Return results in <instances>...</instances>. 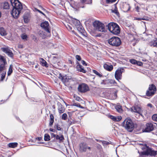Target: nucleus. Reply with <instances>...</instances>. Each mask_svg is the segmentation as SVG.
Returning a JSON list of instances; mask_svg holds the SVG:
<instances>
[{
  "label": "nucleus",
  "instance_id": "f257e3e1",
  "mask_svg": "<svg viewBox=\"0 0 157 157\" xmlns=\"http://www.w3.org/2000/svg\"><path fill=\"white\" fill-rule=\"evenodd\" d=\"M123 126L128 131L132 132L134 127V123L129 118H126L122 123Z\"/></svg>",
  "mask_w": 157,
  "mask_h": 157
},
{
  "label": "nucleus",
  "instance_id": "f03ea898",
  "mask_svg": "<svg viewBox=\"0 0 157 157\" xmlns=\"http://www.w3.org/2000/svg\"><path fill=\"white\" fill-rule=\"evenodd\" d=\"M109 30L113 34L117 35L120 33L119 26L114 22H110L106 25Z\"/></svg>",
  "mask_w": 157,
  "mask_h": 157
},
{
  "label": "nucleus",
  "instance_id": "7ed1b4c3",
  "mask_svg": "<svg viewBox=\"0 0 157 157\" xmlns=\"http://www.w3.org/2000/svg\"><path fill=\"white\" fill-rule=\"evenodd\" d=\"M108 42L110 45L113 47H118L121 44V40L118 37H113L108 40Z\"/></svg>",
  "mask_w": 157,
  "mask_h": 157
},
{
  "label": "nucleus",
  "instance_id": "20e7f679",
  "mask_svg": "<svg viewBox=\"0 0 157 157\" xmlns=\"http://www.w3.org/2000/svg\"><path fill=\"white\" fill-rule=\"evenodd\" d=\"M94 26L99 31L103 32L105 31V25L103 24L98 21H96L93 24Z\"/></svg>",
  "mask_w": 157,
  "mask_h": 157
},
{
  "label": "nucleus",
  "instance_id": "39448f33",
  "mask_svg": "<svg viewBox=\"0 0 157 157\" xmlns=\"http://www.w3.org/2000/svg\"><path fill=\"white\" fill-rule=\"evenodd\" d=\"M92 2V0H90V2H87L86 0H80V2H75L73 5V8L76 10H78L80 8L84 7V3L89 4L91 3Z\"/></svg>",
  "mask_w": 157,
  "mask_h": 157
},
{
  "label": "nucleus",
  "instance_id": "423d86ee",
  "mask_svg": "<svg viewBox=\"0 0 157 157\" xmlns=\"http://www.w3.org/2000/svg\"><path fill=\"white\" fill-rule=\"evenodd\" d=\"M156 88L155 86L152 84L149 86L148 90L146 92V94L148 96H153L156 92Z\"/></svg>",
  "mask_w": 157,
  "mask_h": 157
},
{
  "label": "nucleus",
  "instance_id": "0eeeda50",
  "mask_svg": "<svg viewBox=\"0 0 157 157\" xmlns=\"http://www.w3.org/2000/svg\"><path fill=\"white\" fill-rule=\"evenodd\" d=\"M10 2L13 8L21 10L23 9L22 4L18 0H10Z\"/></svg>",
  "mask_w": 157,
  "mask_h": 157
},
{
  "label": "nucleus",
  "instance_id": "6e6552de",
  "mask_svg": "<svg viewBox=\"0 0 157 157\" xmlns=\"http://www.w3.org/2000/svg\"><path fill=\"white\" fill-rule=\"evenodd\" d=\"M124 70L123 68H120L117 69L115 72V77L116 80L119 81L122 78V73L124 72Z\"/></svg>",
  "mask_w": 157,
  "mask_h": 157
},
{
  "label": "nucleus",
  "instance_id": "1a4fd4ad",
  "mask_svg": "<svg viewBox=\"0 0 157 157\" xmlns=\"http://www.w3.org/2000/svg\"><path fill=\"white\" fill-rule=\"evenodd\" d=\"M78 91L81 93H84L89 90V87L85 83L82 84L78 88Z\"/></svg>",
  "mask_w": 157,
  "mask_h": 157
},
{
  "label": "nucleus",
  "instance_id": "9d476101",
  "mask_svg": "<svg viewBox=\"0 0 157 157\" xmlns=\"http://www.w3.org/2000/svg\"><path fill=\"white\" fill-rule=\"evenodd\" d=\"M154 127L153 124L152 123L149 122L147 123L144 129H143V131L144 132H149L153 130Z\"/></svg>",
  "mask_w": 157,
  "mask_h": 157
},
{
  "label": "nucleus",
  "instance_id": "9b49d317",
  "mask_svg": "<svg viewBox=\"0 0 157 157\" xmlns=\"http://www.w3.org/2000/svg\"><path fill=\"white\" fill-rule=\"evenodd\" d=\"M79 150L81 152H86L87 149L89 151L91 150L90 147L88 146L85 143H81L80 144Z\"/></svg>",
  "mask_w": 157,
  "mask_h": 157
},
{
  "label": "nucleus",
  "instance_id": "f8f14e48",
  "mask_svg": "<svg viewBox=\"0 0 157 157\" xmlns=\"http://www.w3.org/2000/svg\"><path fill=\"white\" fill-rule=\"evenodd\" d=\"M40 26L41 27L44 29L48 32H50V28L49 24L48 21H45L41 23Z\"/></svg>",
  "mask_w": 157,
  "mask_h": 157
},
{
  "label": "nucleus",
  "instance_id": "ddd939ff",
  "mask_svg": "<svg viewBox=\"0 0 157 157\" xmlns=\"http://www.w3.org/2000/svg\"><path fill=\"white\" fill-rule=\"evenodd\" d=\"M2 50L8 55L10 57H12L13 56V54L11 50L8 47L3 48H1Z\"/></svg>",
  "mask_w": 157,
  "mask_h": 157
},
{
  "label": "nucleus",
  "instance_id": "4468645a",
  "mask_svg": "<svg viewBox=\"0 0 157 157\" xmlns=\"http://www.w3.org/2000/svg\"><path fill=\"white\" fill-rule=\"evenodd\" d=\"M21 10H19L18 9L13 8L11 12V14L14 18L17 19L18 17Z\"/></svg>",
  "mask_w": 157,
  "mask_h": 157
},
{
  "label": "nucleus",
  "instance_id": "2eb2a0df",
  "mask_svg": "<svg viewBox=\"0 0 157 157\" xmlns=\"http://www.w3.org/2000/svg\"><path fill=\"white\" fill-rule=\"evenodd\" d=\"M145 154H146L147 155H150L151 156H155L157 154V151L152 150L150 148H147L145 151Z\"/></svg>",
  "mask_w": 157,
  "mask_h": 157
},
{
  "label": "nucleus",
  "instance_id": "dca6fc26",
  "mask_svg": "<svg viewBox=\"0 0 157 157\" xmlns=\"http://www.w3.org/2000/svg\"><path fill=\"white\" fill-rule=\"evenodd\" d=\"M131 109L132 111L142 115L141 114L142 110L140 107L137 105L134 106L132 107Z\"/></svg>",
  "mask_w": 157,
  "mask_h": 157
},
{
  "label": "nucleus",
  "instance_id": "f3484780",
  "mask_svg": "<svg viewBox=\"0 0 157 157\" xmlns=\"http://www.w3.org/2000/svg\"><path fill=\"white\" fill-rule=\"evenodd\" d=\"M57 105H58V110L59 113L61 114L64 113L65 111V108L59 102H58Z\"/></svg>",
  "mask_w": 157,
  "mask_h": 157
},
{
  "label": "nucleus",
  "instance_id": "a211bd4d",
  "mask_svg": "<svg viewBox=\"0 0 157 157\" xmlns=\"http://www.w3.org/2000/svg\"><path fill=\"white\" fill-rule=\"evenodd\" d=\"M76 27L78 31H79L82 34H84L85 31L80 23L79 24L77 25V26Z\"/></svg>",
  "mask_w": 157,
  "mask_h": 157
},
{
  "label": "nucleus",
  "instance_id": "6ab92c4d",
  "mask_svg": "<svg viewBox=\"0 0 157 157\" xmlns=\"http://www.w3.org/2000/svg\"><path fill=\"white\" fill-rule=\"evenodd\" d=\"M58 77L63 82H67L69 81V78H67L66 76H63L61 73L59 74Z\"/></svg>",
  "mask_w": 157,
  "mask_h": 157
},
{
  "label": "nucleus",
  "instance_id": "aec40b11",
  "mask_svg": "<svg viewBox=\"0 0 157 157\" xmlns=\"http://www.w3.org/2000/svg\"><path fill=\"white\" fill-rule=\"evenodd\" d=\"M151 46L157 47V38H155L149 43Z\"/></svg>",
  "mask_w": 157,
  "mask_h": 157
},
{
  "label": "nucleus",
  "instance_id": "412c9836",
  "mask_svg": "<svg viewBox=\"0 0 157 157\" xmlns=\"http://www.w3.org/2000/svg\"><path fill=\"white\" fill-rule=\"evenodd\" d=\"M110 118L114 121H119L122 119L121 116L115 117L112 115H110Z\"/></svg>",
  "mask_w": 157,
  "mask_h": 157
},
{
  "label": "nucleus",
  "instance_id": "4be33fe9",
  "mask_svg": "<svg viewBox=\"0 0 157 157\" xmlns=\"http://www.w3.org/2000/svg\"><path fill=\"white\" fill-rule=\"evenodd\" d=\"M1 8L4 9H8L10 8V5L8 2H5L1 4Z\"/></svg>",
  "mask_w": 157,
  "mask_h": 157
},
{
  "label": "nucleus",
  "instance_id": "5701e85b",
  "mask_svg": "<svg viewBox=\"0 0 157 157\" xmlns=\"http://www.w3.org/2000/svg\"><path fill=\"white\" fill-rule=\"evenodd\" d=\"M104 68L109 71H111L113 68L112 65H109L107 64H105L104 65Z\"/></svg>",
  "mask_w": 157,
  "mask_h": 157
},
{
  "label": "nucleus",
  "instance_id": "b1692460",
  "mask_svg": "<svg viewBox=\"0 0 157 157\" xmlns=\"http://www.w3.org/2000/svg\"><path fill=\"white\" fill-rule=\"evenodd\" d=\"M76 68L77 70L80 72H82L84 73H86V71L84 69L83 67L81 65L78 64L77 65Z\"/></svg>",
  "mask_w": 157,
  "mask_h": 157
},
{
  "label": "nucleus",
  "instance_id": "393cba45",
  "mask_svg": "<svg viewBox=\"0 0 157 157\" xmlns=\"http://www.w3.org/2000/svg\"><path fill=\"white\" fill-rule=\"evenodd\" d=\"M7 64V62L4 57L0 54V64Z\"/></svg>",
  "mask_w": 157,
  "mask_h": 157
},
{
  "label": "nucleus",
  "instance_id": "a878e982",
  "mask_svg": "<svg viewBox=\"0 0 157 157\" xmlns=\"http://www.w3.org/2000/svg\"><path fill=\"white\" fill-rule=\"evenodd\" d=\"M6 64H0V72H6Z\"/></svg>",
  "mask_w": 157,
  "mask_h": 157
},
{
  "label": "nucleus",
  "instance_id": "bb28decb",
  "mask_svg": "<svg viewBox=\"0 0 157 157\" xmlns=\"http://www.w3.org/2000/svg\"><path fill=\"white\" fill-rule=\"evenodd\" d=\"M115 108L117 111L119 113H121L123 111L121 106L119 104H117L115 106Z\"/></svg>",
  "mask_w": 157,
  "mask_h": 157
},
{
  "label": "nucleus",
  "instance_id": "cd10ccee",
  "mask_svg": "<svg viewBox=\"0 0 157 157\" xmlns=\"http://www.w3.org/2000/svg\"><path fill=\"white\" fill-rule=\"evenodd\" d=\"M68 123L70 124H72L78 123V121L72 119L71 118H68Z\"/></svg>",
  "mask_w": 157,
  "mask_h": 157
},
{
  "label": "nucleus",
  "instance_id": "c85d7f7f",
  "mask_svg": "<svg viewBox=\"0 0 157 157\" xmlns=\"http://www.w3.org/2000/svg\"><path fill=\"white\" fill-rule=\"evenodd\" d=\"M72 22L74 25L76 27L77 26V25H78L80 24V21L75 19H72Z\"/></svg>",
  "mask_w": 157,
  "mask_h": 157
},
{
  "label": "nucleus",
  "instance_id": "c756f323",
  "mask_svg": "<svg viewBox=\"0 0 157 157\" xmlns=\"http://www.w3.org/2000/svg\"><path fill=\"white\" fill-rule=\"evenodd\" d=\"M0 34L2 36L6 35V33L4 29L2 27H0Z\"/></svg>",
  "mask_w": 157,
  "mask_h": 157
},
{
  "label": "nucleus",
  "instance_id": "7c9ffc66",
  "mask_svg": "<svg viewBox=\"0 0 157 157\" xmlns=\"http://www.w3.org/2000/svg\"><path fill=\"white\" fill-rule=\"evenodd\" d=\"M17 143H9L8 145L9 147L14 148L17 147Z\"/></svg>",
  "mask_w": 157,
  "mask_h": 157
},
{
  "label": "nucleus",
  "instance_id": "2f4dec72",
  "mask_svg": "<svg viewBox=\"0 0 157 157\" xmlns=\"http://www.w3.org/2000/svg\"><path fill=\"white\" fill-rule=\"evenodd\" d=\"M56 138V140H59L60 142L64 140V137L63 135L60 136L58 135H57Z\"/></svg>",
  "mask_w": 157,
  "mask_h": 157
},
{
  "label": "nucleus",
  "instance_id": "473e14b6",
  "mask_svg": "<svg viewBox=\"0 0 157 157\" xmlns=\"http://www.w3.org/2000/svg\"><path fill=\"white\" fill-rule=\"evenodd\" d=\"M29 15H25L23 17V19L24 22L26 23H27L29 21Z\"/></svg>",
  "mask_w": 157,
  "mask_h": 157
},
{
  "label": "nucleus",
  "instance_id": "72a5a7b5",
  "mask_svg": "<svg viewBox=\"0 0 157 157\" xmlns=\"http://www.w3.org/2000/svg\"><path fill=\"white\" fill-rule=\"evenodd\" d=\"M50 140V136L47 134H46L44 136V140L45 141H48Z\"/></svg>",
  "mask_w": 157,
  "mask_h": 157
},
{
  "label": "nucleus",
  "instance_id": "f704fd0d",
  "mask_svg": "<svg viewBox=\"0 0 157 157\" xmlns=\"http://www.w3.org/2000/svg\"><path fill=\"white\" fill-rule=\"evenodd\" d=\"M41 59L42 60L41 61V63L42 65L43 66H45V67H48L47 63L46 61L43 58H41Z\"/></svg>",
  "mask_w": 157,
  "mask_h": 157
},
{
  "label": "nucleus",
  "instance_id": "c9c22d12",
  "mask_svg": "<svg viewBox=\"0 0 157 157\" xmlns=\"http://www.w3.org/2000/svg\"><path fill=\"white\" fill-rule=\"evenodd\" d=\"M12 67H13L12 65H10V67L9 68V70H8V73H7L8 75V76L10 75L13 71V70H12Z\"/></svg>",
  "mask_w": 157,
  "mask_h": 157
},
{
  "label": "nucleus",
  "instance_id": "e433bc0d",
  "mask_svg": "<svg viewBox=\"0 0 157 157\" xmlns=\"http://www.w3.org/2000/svg\"><path fill=\"white\" fill-rule=\"evenodd\" d=\"M72 105L76 106L77 107L80 108L82 109L84 108V107H83L81 106L79 103H74L72 104Z\"/></svg>",
  "mask_w": 157,
  "mask_h": 157
},
{
  "label": "nucleus",
  "instance_id": "4c0bfd02",
  "mask_svg": "<svg viewBox=\"0 0 157 157\" xmlns=\"http://www.w3.org/2000/svg\"><path fill=\"white\" fill-rule=\"evenodd\" d=\"M67 116L66 113L63 114L61 117V119L63 120H66L67 119Z\"/></svg>",
  "mask_w": 157,
  "mask_h": 157
},
{
  "label": "nucleus",
  "instance_id": "58836bf2",
  "mask_svg": "<svg viewBox=\"0 0 157 157\" xmlns=\"http://www.w3.org/2000/svg\"><path fill=\"white\" fill-rule=\"evenodd\" d=\"M93 72L97 75H98L99 77H101L102 76L101 75L98 71L95 70H93Z\"/></svg>",
  "mask_w": 157,
  "mask_h": 157
},
{
  "label": "nucleus",
  "instance_id": "ea45409f",
  "mask_svg": "<svg viewBox=\"0 0 157 157\" xmlns=\"http://www.w3.org/2000/svg\"><path fill=\"white\" fill-rule=\"evenodd\" d=\"M1 74V79L2 81L5 78V76L6 74V72H2Z\"/></svg>",
  "mask_w": 157,
  "mask_h": 157
},
{
  "label": "nucleus",
  "instance_id": "a19ab883",
  "mask_svg": "<svg viewBox=\"0 0 157 157\" xmlns=\"http://www.w3.org/2000/svg\"><path fill=\"white\" fill-rule=\"evenodd\" d=\"M102 143L103 146H106L107 145H108L110 144V143L109 142L105 141H102Z\"/></svg>",
  "mask_w": 157,
  "mask_h": 157
},
{
  "label": "nucleus",
  "instance_id": "79ce46f5",
  "mask_svg": "<svg viewBox=\"0 0 157 157\" xmlns=\"http://www.w3.org/2000/svg\"><path fill=\"white\" fill-rule=\"evenodd\" d=\"M129 62L133 64H136L137 63V61L135 59H131L129 60Z\"/></svg>",
  "mask_w": 157,
  "mask_h": 157
},
{
  "label": "nucleus",
  "instance_id": "37998d69",
  "mask_svg": "<svg viewBox=\"0 0 157 157\" xmlns=\"http://www.w3.org/2000/svg\"><path fill=\"white\" fill-rule=\"evenodd\" d=\"M152 119L154 121H157V114L153 115L152 117Z\"/></svg>",
  "mask_w": 157,
  "mask_h": 157
},
{
  "label": "nucleus",
  "instance_id": "c03bdc74",
  "mask_svg": "<svg viewBox=\"0 0 157 157\" xmlns=\"http://www.w3.org/2000/svg\"><path fill=\"white\" fill-rule=\"evenodd\" d=\"M21 37L22 39L25 40H27V36L26 35L22 34L21 35Z\"/></svg>",
  "mask_w": 157,
  "mask_h": 157
},
{
  "label": "nucleus",
  "instance_id": "a18cd8bd",
  "mask_svg": "<svg viewBox=\"0 0 157 157\" xmlns=\"http://www.w3.org/2000/svg\"><path fill=\"white\" fill-rule=\"evenodd\" d=\"M112 12L115 13L117 15H118L119 14V13L117 12V10L116 9V7L114 10H112Z\"/></svg>",
  "mask_w": 157,
  "mask_h": 157
},
{
  "label": "nucleus",
  "instance_id": "49530a36",
  "mask_svg": "<svg viewBox=\"0 0 157 157\" xmlns=\"http://www.w3.org/2000/svg\"><path fill=\"white\" fill-rule=\"evenodd\" d=\"M106 2L107 3H112L115 2L116 0H106Z\"/></svg>",
  "mask_w": 157,
  "mask_h": 157
},
{
  "label": "nucleus",
  "instance_id": "de8ad7c7",
  "mask_svg": "<svg viewBox=\"0 0 157 157\" xmlns=\"http://www.w3.org/2000/svg\"><path fill=\"white\" fill-rule=\"evenodd\" d=\"M75 98L76 100L79 101L82 100V99L79 97H75Z\"/></svg>",
  "mask_w": 157,
  "mask_h": 157
},
{
  "label": "nucleus",
  "instance_id": "09e8293b",
  "mask_svg": "<svg viewBox=\"0 0 157 157\" xmlns=\"http://www.w3.org/2000/svg\"><path fill=\"white\" fill-rule=\"evenodd\" d=\"M76 59L78 61H80L81 60V57L79 55H76L75 56Z\"/></svg>",
  "mask_w": 157,
  "mask_h": 157
},
{
  "label": "nucleus",
  "instance_id": "8fccbe9b",
  "mask_svg": "<svg viewBox=\"0 0 157 157\" xmlns=\"http://www.w3.org/2000/svg\"><path fill=\"white\" fill-rule=\"evenodd\" d=\"M136 64L139 66H141L143 65V63L141 62L137 61V63Z\"/></svg>",
  "mask_w": 157,
  "mask_h": 157
},
{
  "label": "nucleus",
  "instance_id": "3c124183",
  "mask_svg": "<svg viewBox=\"0 0 157 157\" xmlns=\"http://www.w3.org/2000/svg\"><path fill=\"white\" fill-rule=\"evenodd\" d=\"M109 82L111 83H113V84H115L117 83V82H116L114 80H110L109 81Z\"/></svg>",
  "mask_w": 157,
  "mask_h": 157
},
{
  "label": "nucleus",
  "instance_id": "603ef678",
  "mask_svg": "<svg viewBox=\"0 0 157 157\" xmlns=\"http://www.w3.org/2000/svg\"><path fill=\"white\" fill-rule=\"evenodd\" d=\"M50 120L54 121V117L52 114H51L50 115Z\"/></svg>",
  "mask_w": 157,
  "mask_h": 157
},
{
  "label": "nucleus",
  "instance_id": "864d4df0",
  "mask_svg": "<svg viewBox=\"0 0 157 157\" xmlns=\"http://www.w3.org/2000/svg\"><path fill=\"white\" fill-rule=\"evenodd\" d=\"M135 9L137 12H139L140 11V8L139 6H137L136 7Z\"/></svg>",
  "mask_w": 157,
  "mask_h": 157
},
{
  "label": "nucleus",
  "instance_id": "5fc2aeb1",
  "mask_svg": "<svg viewBox=\"0 0 157 157\" xmlns=\"http://www.w3.org/2000/svg\"><path fill=\"white\" fill-rule=\"evenodd\" d=\"M56 128L58 130L60 131L61 130V128L60 127V126L57 124L56 125Z\"/></svg>",
  "mask_w": 157,
  "mask_h": 157
},
{
  "label": "nucleus",
  "instance_id": "6e6d98bb",
  "mask_svg": "<svg viewBox=\"0 0 157 157\" xmlns=\"http://www.w3.org/2000/svg\"><path fill=\"white\" fill-rule=\"evenodd\" d=\"M149 18L147 17H144L142 18V20H148Z\"/></svg>",
  "mask_w": 157,
  "mask_h": 157
},
{
  "label": "nucleus",
  "instance_id": "4d7b16f0",
  "mask_svg": "<svg viewBox=\"0 0 157 157\" xmlns=\"http://www.w3.org/2000/svg\"><path fill=\"white\" fill-rule=\"evenodd\" d=\"M53 122H54V121L50 120L49 123V125L50 126H52V125Z\"/></svg>",
  "mask_w": 157,
  "mask_h": 157
},
{
  "label": "nucleus",
  "instance_id": "13d9d810",
  "mask_svg": "<svg viewBox=\"0 0 157 157\" xmlns=\"http://www.w3.org/2000/svg\"><path fill=\"white\" fill-rule=\"evenodd\" d=\"M51 135L52 137H55V138L56 137V135L55 134H54V133H51Z\"/></svg>",
  "mask_w": 157,
  "mask_h": 157
},
{
  "label": "nucleus",
  "instance_id": "bf43d9fd",
  "mask_svg": "<svg viewBox=\"0 0 157 157\" xmlns=\"http://www.w3.org/2000/svg\"><path fill=\"white\" fill-rule=\"evenodd\" d=\"M81 63L83 65H85V66L87 65V64L86 63V62L84 61L83 60H82L81 61Z\"/></svg>",
  "mask_w": 157,
  "mask_h": 157
},
{
  "label": "nucleus",
  "instance_id": "052dcab7",
  "mask_svg": "<svg viewBox=\"0 0 157 157\" xmlns=\"http://www.w3.org/2000/svg\"><path fill=\"white\" fill-rule=\"evenodd\" d=\"M18 48H23V45L21 44H19L18 45Z\"/></svg>",
  "mask_w": 157,
  "mask_h": 157
},
{
  "label": "nucleus",
  "instance_id": "680f3d73",
  "mask_svg": "<svg viewBox=\"0 0 157 157\" xmlns=\"http://www.w3.org/2000/svg\"><path fill=\"white\" fill-rule=\"evenodd\" d=\"M117 91H116L114 93V98H116L117 97Z\"/></svg>",
  "mask_w": 157,
  "mask_h": 157
},
{
  "label": "nucleus",
  "instance_id": "e2e57ef3",
  "mask_svg": "<svg viewBox=\"0 0 157 157\" xmlns=\"http://www.w3.org/2000/svg\"><path fill=\"white\" fill-rule=\"evenodd\" d=\"M106 80H103L101 81V84H105L106 83H105Z\"/></svg>",
  "mask_w": 157,
  "mask_h": 157
},
{
  "label": "nucleus",
  "instance_id": "0e129e2a",
  "mask_svg": "<svg viewBox=\"0 0 157 157\" xmlns=\"http://www.w3.org/2000/svg\"><path fill=\"white\" fill-rule=\"evenodd\" d=\"M49 130L50 131L52 132H55V129H52V128H50L49 129Z\"/></svg>",
  "mask_w": 157,
  "mask_h": 157
},
{
  "label": "nucleus",
  "instance_id": "69168bd1",
  "mask_svg": "<svg viewBox=\"0 0 157 157\" xmlns=\"http://www.w3.org/2000/svg\"><path fill=\"white\" fill-rule=\"evenodd\" d=\"M67 29L69 30H71L72 29V28L70 26L68 25L67 27Z\"/></svg>",
  "mask_w": 157,
  "mask_h": 157
},
{
  "label": "nucleus",
  "instance_id": "338daca9",
  "mask_svg": "<svg viewBox=\"0 0 157 157\" xmlns=\"http://www.w3.org/2000/svg\"><path fill=\"white\" fill-rule=\"evenodd\" d=\"M147 106L151 108L152 107V105L151 104L149 103L147 104Z\"/></svg>",
  "mask_w": 157,
  "mask_h": 157
},
{
  "label": "nucleus",
  "instance_id": "774afa93",
  "mask_svg": "<svg viewBox=\"0 0 157 157\" xmlns=\"http://www.w3.org/2000/svg\"><path fill=\"white\" fill-rule=\"evenodd\" d=\"M68 113L69 114V118H71V117L72 115V113L70 112H68Z\"/></svg>",
  "mask_w": 157,
  "mask_h": 157
}]
</instances>
